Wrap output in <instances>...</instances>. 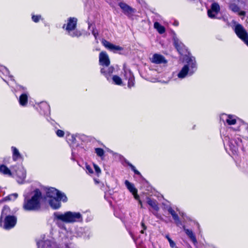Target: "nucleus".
Segmentation results:
<instances>
[{
    "label": "nucleus",
    "instance_id": "nucleus-26",
    "mask_svg": "<svg viewBox=\"0 0 248 248\" xmlns=\"http://www.w3.org/2000/svg\"><path fill=\"white\" fill-rule=\"evenodd\" d=\"M168 211L172 216L173 219L175 221L176 223L178 224L180 222V220L178 215L175 213V211L171 208H170L168 209Z\"/></svg>",
    "mask_w": 248,
    "mask_h": 248
},
{
    "label": "nucleus",
    "instance_id": "nucleus-28",
    "mask_svg": "<svg viewBox=\"0 0 248 248\" xmlns=\"http://www.w3.org/2000/svg\"><path fill=\"white\" fill-rule=\"evenodd\" d=\"M229 8L233 12L236 13L239 12V8L235 4H231L229 6Z\"/></svg>",
    "mask_w": 248,
    "mask_h": 248
},
{
    "label": "nucleus",
    "instance_id": "nucleus-15",
    "mask_svg": "<svg viewBox=\"0 0 248 248\" xmlns=\"http://www.w3.org/2000/svg\"><path fill=\"white\" fill-rule=\"evenodd\" d=\"M102 43L107 48L113 51L114 52L123 50L122 47L114 45L105 40H103Z\"/></svg>",
    "mask_w": 248,
    "mask_h": 248
},
{
    "label": "nucleus",
    "instance_id": "nucleus-42",
    "mask_svg": "<svg viewBox=\"0 0 248 248\" xmlns=\"http://www.w3.org/2000/svg\"><path fill=\"white\" fill-rule=\"evenodd\" d=\"M246 14V13L244 12V11H241L240 12H239V15L240 16H245Z\"/></svg>",
    "mask_w": 248,
    "mask_h": 248
},
{
    "label": "nucleus",
    "instance_id": "nucleus-25",
    "mask_svg": "<svg viewBox=\"0 0 248 248\" xmlns=\"http://www.w3.org/2000/svg\"><path fill=\"white\" fill-rule=\"evenodd\" d=\"M154 28L158 31V32L162 34L165 31V28L160 25L158 22H155L154 25Z\"/></svg>",
    "mask_w": 248,
    "mask_h": 248
},
{
    "label": "nucleus",
    "instance_id": "nucleus-11",
    "mask_svg": "<svg viewBox=\"0 0 248 248\" xmlns=\"http://www.w3.org/2000/svg\"><path fill=\"white\" fill-rule=\"evenodd\" d=\"M99 64L102 66H109L110 60L109 57L106 52H101L99 56Z\"/></svg>",
    "mask_w": 248,
    "mask_h": 248
},
{
    "label": "nucleus",
    "instance_id": "nucleus-30",
    "mask_svg": "<svg viewBox=\"0 0 248 248\" xmlns=\"http://www.w3.org/2000/svg\"><path fill=\"white\" fill-rule=\"evenodd\" d=\"M95 152L97 154V155L100 157L103 156L104 155V150L100 148H97L95 149Z\"/></svg>",
    "mask_w": 248,
    "mask_h": 248
},
{
    "label": "nucleus",
    "instance_id": "nucleus-41",
    "mask_svg": "<svg viewBox=\"0 0 248 248\" xmlns=\"http://www.w3.org/2000/svg\"><path fill=\"white\" fill-rule=\"evenodd\" d=\"M93 36H94V37H95V38H96L97 35V34H98V32H97V31H95V30H93Z\"/></svg>",
    "mask_w": 248,
    "mask_h": 248
},
{
    "label": "nucleus",
    "instance_id": "nucleus-39",
    "mask_svg": "<svg viewBox=\"0 0 248 248\" xmlns=\"http://www.w3.org/2000/svg\"><path fill=\"white\" fill-rule=\"evenodd\" d=\"M41 106L46 108L48 110V113H49V106L47 103H43L42 104Z\"/></svg>",
    "mask_w": 248,
    "mask_h": 248
},
{
    "label": "nucleus",
    "instance_id": "nucleus-33",
    "mask_svg": "<svg viewBox=\"0 0 248 248\" xmlns=\"http://www.w3.org/2000/svg\"><path fill=\"white\" fill-rule=\"evenodd\" d=\"M93 167L95 170V171L96 173L97 174V175H99L101 173V170L100 168L96 164H93Z\"/></svg>",
    "mask_w": 248,
    "mask_h": 248
},
{
    "label": "nucleus",
    "instance_id": "nucleus-18",
    "mask_svg": "<svg viewBox=\"0 0 248 248\" xmlns=\"http://www.w3.org/2000/svg\"><path fill=\"white\" fill-rule=\"evenodd\" d=\"M119 6L123 10L124 13L126 15L132 14L135 11L134 9L129 6L128 5L124 3L121 2L119 3Z\"/></svg>",
    "mask_w": 248,
    "mask_h": 248
},
{
    "label": "nucleus",
    "instance_id": "nucleus-3",
    "mask_svg": "<svg viewBox=\"0 0 248 248\" xmlns=\"http://www.w3.org/2000/svg\"><path fill=\"white\" fill-rule=\"evenodd\" d=\"M10 208L8 206H4L0 217V225L6 230L13 228L16 223V218L14 216H10Z\"/></svg>",
    "mask_w": 248,
    "mask_h": 248
},
{
    "label": "nucleus",
    "instance_id": "nucleus-24",
    "mask_svg": "<svg viewBox=\"0 0 248 248\" xmlns=\"http://www.w3.org/2000/svg\"><path fill=\"white\" fill-rule=\"evenodd\" d=\"M147 202L148 204L151 206L154 210L155 211L158 210L159 207H158L156 201L150 198H148Z\"/></svg>",
    "mask_w": 248,
    "mask_h": 248
},
{
    "label": "nucleus",
    "instance_id": "nucleus-21",
    "mask_svg": "<svg viewBox=\"0 0 248 248\" xmlns=\"http://www.w3.org/2000/svg\"><path fill=\"white\" fill-rule=\"evenodd\" d=\"M184 229L186 235L188 236V237L191 240L194 244H196L197 241L195 236L193 232L191 230L186 229L185 227H184Z\"/></svg>",
    "mask_w": 248,
    "mask_h": 248
},
{
    "label": "nucleus",
    "instance_id": "nucleus-19",
    "mask_svg": "<svg viewBox=\"0 0 248 248\" xmlns=\"http://www.w3.org/2000/svg\"><path fill=\"white\" fill-rule=\"evenodd\" d=\"M174 44L178 52L183 54L185 50V46L184 44L178 39L174 40Z\"/></svg>",
    "mask_w": 248,
    "mask_h": 248
},
{
    "label": "nucleus",
    "instance_id": "nucleus-7",
    "mask_svg": "<svg viewBox=\"0 0 248 248\" xmlns=\"http://www.w3.org/2000/svg\"><path fill=\"white\" fill-rule=\"evenodd\" d=\"M13 172H14L12 177L15 178L19 184H22L24 182L26 176V171L22 166L18 167H12Z\"/></svg>",
    "mask_w": 248,
    "mask_h": 248
},
{
    "label": "nucleus",
    "instance_id": "nucleus-14",
    "mask_svg": "<svg viewBox=\"0 0 248 248\" xmlns=\"http://www.w3.org/2000/svg\"><path fill=\"white\" fill-rule=\"evenodd\" d=\"M152 62L156 64H165L167 62V61L161 55L159 54H155L150 58Z\"/></svg>",
    "mask_w": 248,
    "mask_h": 248
},
{
    "label": "nucleus",
    "instance_id": "nucleus-27",
    "mask_svg": "<svg viewBox=\"0 0 248 248\" xmlns=\"http://www.w3.org/2000/svg\"><path fill=\"white\" fill-rule=\"evenodd\" d=\"M113 83L118 85H122L123 82L122 79L117 75L113 76L112 78Z\"/></svg>",
    "mask_w": 248,
    "mask_h": 248
},
{
    "label": "nucleus",
    "instance_id": "nucleus-2",
    "mask_svg": "<svg viewBox=\"0 0 248 248\" xmlns=\"http://www.w3.org/2000/svg\"><path fill=\"white\" fill-rule=\"evenodd\" d=\"M65 195L53 187L46 189V200L48 201L50 206L53 209H58L61 206L60 201H67Z\"/></svg>",
    "mask_w": 248,
    "mask_h": 248
},
{
    "label": "nucleus",
    "instance_id": "nucleus-36",
    "mask_svg": "<svg viewBox=\"0 0 248 248\" xmlns=\"http://www.w3.org/2000/svg\"><path fill=\"white\" fill-rule=\"evenodd\" d=\"M57 135L59 137H62L64 136V132L61 130H58L56 132Z\"/></svg>",
    "mask_w": 248,
    "mask_h": 248
},
{
    "label": "nucleus",
    "instance_id": "nucleus-6",
    "mask_svg": "<svg viewBox=\"0 0 248 248\" xmlns=\"http://www.w3.org/2000/svg\"><path fill=\"white\" fill-rule=\"evenodd\" d=\"M77 19L74 17H70L67 20V23L64 24L63 28L65 29L68 34L72 37H79L81 33L76 29Z\"/></svg>",
    "mask_w": 248,
    "mask_h": 248
},
{
    "label": "nucleus",
    "instance_id": "nucleus-32",
    "mask_svg": "<svg viewBox=\"0 0 248 248\" xmlns=\"http://www.w3.org/2000/svg\"><path fill=\"white\" fill-rule=\"evenodd\" d=\"M0 71L3 74L6 75H9V71L8 69L3 66H0Z\"/></svg>",
    "mask_w": 248,
    "mask_h": 248
},
{
    "label": "nucleus",
    "instance_id": "nucleus-4",
    "mask_svg": "<svg viewBox=\"0 0 248 248\" xmlns=\"http://www.w3.org/2000/svg\"><path fill=\"white\" fill-rule=\"evenodd\" d=\"M54 219L71 223L81 220L82 216L79 213L67 212L64 214L56 212L54 214Z\"/></svg>",
    "mask_w": 248,
    "mask_h": 248
},
{
    "label": "nucleus",
    "instance_id": "nucleus-43",
    "mask_svg": "<svg viewBox=\"0 0 248 248\" xmlns=\"http://www.w3.org/2000/svg\"><path fill=\"white\" fill-rule=\"evenodd\" d=\"M94 181H95V182L96 183H98V182L96 180H94Z\"/></svg>",
    "mask_w": 248,
    "mask_h": 248
},
{
    "label": "nucleus",
    "instance_id": "nucleus-31",
    "mask_svg": "<svg viewBox=\"0 0 248 248\" xmlns=\"http://www.w3.org/2000/svg\"><path fill=\"white\" fill-rule=\"evenodd\" d=\"M165 237L168 240L170 244V246L171 248H174L176 247V244L175 242L170 237V236L168 235H166L165 236Z\"/></svg>",
    "mask_w": 248,
    "mask_h": 248
},
{
    "label": "nucleus",
    "instance_id": "nucleus-44",
    "mask_svg": "<svg viewBox=\"0 0 248 248\" xmlns=\"http://www.w3.org/2000/svg\"><path fill=\"white\" fill-rule=\"evenodd\" d=\"M230 144H232V141H231L230 142Z\"/></svg>",
    "mask_w": 248,
    "mask_h": 248
},
{
    "label": "nucleus",
    "instance_id": "nucleus-34",
    "mask_svg": "<svg viewBox=\"0 0 248 248\" xmlns=\"http://www.w3.org/2000/svg\"><path fill=\"white\" fill-rule=\"evenodd\" d=\"M40 19H41L40 16H35V15L32 16V19L35 22H38Z\"/></svg>",
    "mask_w": 248,
    "mask_h": 248
},
{
    "label": "nucleus",
    "instance_id": "nucleus-20",
    "mask_svg": "<svg viewBox=\"0 0 248 248\" xmlns=\"http://www.w3.org/2000/svg\"><path fill=\"white\" fill-rule=\"evenodd\" d=\"M28 94L27 93H24L21 94L19 98V102L21 106L25 107L28 103Z\"/></svg>",
    "mask_w": 248,
    "mask_h": 248
},
{
    "label": "nucleus",
    "instance_id": "nucleus-38",
    "mask_svg": "<svg viewBox=\"0 0 248 248\" xmlns=\"http://www.w3.org/2000/svg\"><path fill=\"white\" fill-rule=\"evenodd\" d=\"M130 166L132 170L134 171V172L136 174H138V175L140 174V172L136 169L135 167L134 166H133L132 165H130Z\"/></svg>",
    "mask_w": 248,
    "mask_h": 248
},
{
    "label": "nucleus",
    "instance_id": "nucleus-22",
    "mask_svg": "<svg viewBox=\"0 0 248 248\" xmlns=\"http://www.w3.org/2000/svg\"><path fill=\"white\" fill-rule=\"evenodd\" d=\"M38 248H48L50 246V242L48 240H40L37 242Z\"/></svg>",
    "mask_w": 248,
    "mask_h": 248
},
{
    "label": "nucleus",
    "instance_id": "nucleus-12",
    "mask_svg": "<svg viewBox=\"0 0 248 248\" xmlns=\"http://www.w3.org/2000/svg\"><path fill=\"white\" fill-rule=\"evenodd\" d=\"M124 79L128 80V87L131 88L134 85V77L131 72L127 69H124Z\"/></svg>",
    "mask_w": 248,
    "mask_h": 248
},
{
    "label": "nucleus",
    "instance_id": "nucleus-37",
    "mask_svg": "<svg viewBox=\"0 0 248 248\" xmlns=\"http://www.w3.org/2000/svg\"><path fill=\"white\" fill-rule=\"evenodd\" d=\"M86 171L89 173H93V171L91 168V167L89 165L86 166Z\"/></svg>",
    "mask_w": 248,
    "mask_h": 248
},
{
    "label": "nucleus",
    "instance_id": "nucleus-9",
    "mask_svg": "<svg viewBox=\"0 0 248 248\" xmlns=\"http://www.w3.org/2000/svg\"><path fill=\"white\" fill-rule=\"evenodd\" d=\"M125 185L127 189L131 192L134 196L136 200H138L139 203L140 205L141 208H142V204L141 201L139 199V196L137 194V190L134 187V186L132 183H130L128 180L125 181Z\"/></svg>",
    "mask_w": 248,
    "mask_h": 248
},
{
    "label": "nucleus",
    "instance_id": "nucleus-35",
    "mask_svg": "<svg viewBox=\"0 0 248 248\" xmlns=\"http://www.w3.org/2000/svg\"><path fill=\"white\" fill-rule=\"evenodd\" d=\"M230 149L232 150L233 152L236 153L238 151V145L236 144L235 145H233L232 146L230 145Z\"/></svg>",
    "mask_w": 248,
    "mask_h": 248
},
{
    "label": "nucleus",
    "instance_id": "nucleus-29",
    "mask_svg": "<svg viewBox=\"0 0 248 248\" xmlns=\"http://www.w3.org/2000/svg\"><path fill=\"white\" fill-rule=\"evenodd\" d=\"M17 197V194L16 193L13 194L9 195L7 198H5L4 200L0 201V204L1 203L4 201L5 200H13L16 199Z\"/></svg>",
    "mask_w": 248,
    "mask_h": 248
},
{
    "label": "nucleus",
    "instance_id": "nucleus-13",
    "mask_svg": "<svg viewBox=\"0 0 248 248\" xmlns=\"http://www.w3.org/2000/svg\"><path fill=\"white\" fill-rule=\"evenodd\" d=\"M220 119L229 125H233L236 122V117L234 115L223 114L221 115Z\"/></svg>",
    "mask_w": 248,
    "mask_h": 248
},
{
    "label": "nucleus",
    "instance_id": "nucleus-40",
    "mask_svg": "<svg viewBox=\"0 0 248 248\" xmlns=\"http://www.w3.org/2000/svg\"><path fill=\"white\" fill-rule=\"evenodd\" d=\"M141 226H142V227L143 230H141L140 231V232L141 233H144V230L146 229V227L145 226V225H144V224L143 222L141 223Z\"/></svg>",
    "mask_w": 248,
    "mask_h": 248
},
{
    "label": "nucleus",
    "instance_id": "nucleus-17",
    "mask_svg": "<svg viewBox=\"0 0 248 248\" xmlns=\"http://www.w3.org/2000/svg\"><path fill=\"white\" fill-rule=\"evenodd\" d=\"M0 173L4 175L12 177L13 174H14V172H13L12 170H11L6 166L2 164L0 165Z\"/></svg>",
    "mask_w": 248,
    "mask_h": 248
},
{
    "label": "nucleus",
    "instance_id": "nucleus-5",
    "mask_svg": "<svg viewBox=\"0 0 248 248\" xmlns=\"http://www.w3.org/2000/svg\"><path fill=\"white\" fill-rule=\"evenodd\" d=\"M186 61V64L184 66L178 74V77L180 78H184L186 75H191L196 69V62L194 57L187 56Z\"/></svg>",
    "mask_w": 248,
    "mask_h": 248
},
{
    "label": "nucleus",
    "instance_id": "nucleus-23",
    "mask_svg": "<svg viewBox=\"0 0 248 248\" xmlns=\"http://www.w3.org/2000/svg\"><path fill=\"white\" fill-rule=\"evenodd\" d=\"M12 150L13 152V158L15 161H16L21 157V155L19 151L16 147H12Z\"/></svg>",
    "mask_w": 248,
    "mask_h": 248
},
{
    "label": "nucleus",
    "instance_id": "nucleus-1",
    "mask_svg": "<svg viewBox=\"0 0 248 248\" xmlns=\"http://www.w3.org/2000/svg\"><path fill=\"white\" fill-rule=\"evenodd\" d=\"M23 208L28 211H35L40 207L41 193L38 189L31 192L29 195H25Z\"/></svg>",
    "mask_w": 248,
    "mask_h": 248
},
{
    "label": "nucleus",
    "instance_id": "nucleus-10",
    "mask_svg": "<svg viewBox=\"0 0 248 248\" xmlns=\"http://www.w3.org/2000/svg\"><path fill=\"white\" fill-rule=\"evenodd\" d=\"M220 11V6L217 2H213L211 6V9L208 10L207 14L209 17L215 18L217 15Z\"/></svg>",
    "mask_w": 248,
    "mask_h": 248
},
{
    "label": "nucleus",
    "instance_id": "nucleus-16",
    "mask_svg": "<svg viewBox=\"0 0 248 248\" xmlns=\"http://www.w3.org/2000/svg\"><path fill=\"white\" fill-rule=\"evenodd\" d=\"M113 71L114 68L112 66H104L101 69V73L106 77L108 80H109L110 75L113 72Z\"/></svg>",
    "mask_w": 248,
    "mask_h": 248
},
{
    "label": "nucleus",
    "instance_id": "nucleus-8",
    "mask_svg": "<svg viewBox=\"0 0 248 248\" xmlns=\"http://www.w3.org/2000/svg\"><path fill=\"white\" fill-rule=\"evenodd\" d=\"M235 32L248 46V34L246 30L242 26L237 24L235 27Z\"/></svg>",
    "mask_w": 248,
    "mask_h": 248
}]
</instances>
